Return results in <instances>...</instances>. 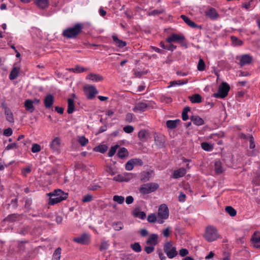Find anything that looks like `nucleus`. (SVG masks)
<instances>
[{
  "label": "nucleus",
  "instance_id": "f257e3e1",
  "mask_svg": "<svg viewBox=\"0 0 260 260\" xmlns=\"http://www.w3.org/2000/svg\"><path fill=\"white\" fill-rule=\"evenodd\" d=\"M83 24L77 23L73 27H68L62 31V36L67 39H72L77 37L82 31Z\"/></svg>",
  "mask_w": 260,
  "mask_h": 260
},
{
  "label": "nucleus",
  "instance_id": "f03ea898",
  "mask_svg": "<svg viewBox=\"0 0 260 260\" xmlns=\"http://www.w3.org/2000/svg\"><path fill=\"white\" fill-rule=\"evenodd\" d=\"M49 196V204L53 205L65 200L68 197V193L64 192L61 189L54 190L53 192L48 194Z\"/></svg>",
  "mask_w": 260,
  "mask_h": 260
},
{
  "label": "nucleus",
  "instance_id": "7ed1b4c3",
  "mask_svg": "<svg viewBox=\"0 0 260 260\" xmlns=\"http://www.w3.org/2000/svg\"><path fill=\"white\" fill-rule=\"evenodd\" d=\"M204 238L209 242L216 240L219 237L217 229L213 225H208L205 229Z\"/></svg>",
  "mask_w": 260,
  "mask_h": 260
},
{
  "label": "nucleus",
  "instance_id": "20e7f679",
  "mask_svg": "<svg viewBox=\"0 0 260 260\" xmlns=\"http://www.w3.org/2000/svg\"><path fill=\"white\" fill-rule=\"evenodd\" d=\"M166 42L168 43H177L180 44L181 46L187 48L188 47L185 38L183 34H172L170 37L166 39Z\"/></svg>",
  "mask_w": 260,
  "mask_h": 260
},
{
  "label": "nucleus",
  "instance_id": "39448f33",
  "mask_svg": "<svg viewBox=\"0 0 260 260\" xmlns=\"http://www.w3.org/2000/svg\"><path fill=\"white\" fill-rule=\"evenodd\" d=\"M169 210L166 204H161L159 206L158 210L157 222L162 224L164 222L165 219H167L169 217Z\"/></svg>",
  "mask_w": 260,
  "mask_h": 260
},
{
  "label": "nucleus",
  "instance_id": "423d86ee",
  "mask_svg": "<svg viewBox=\"0 0 260 260\" xmlns=\"http://www.w3.org/2000/svg\"><path fill=\"white\" fill-rule=\"evenodd\" d=\"M158 187L159 185L156 183H148L142 184L139 189V191L143 194H148L155 191Z\"/></svg>",
  "mask_w": 260,
  "mask_h": 260
},
{
  "label": "nucleus",
  "instance_id": "0eeeda50",
  "mask_svg": "<svg viewBox=\"0 0 260 260\" xmlns=\"http://www.w3.org/2000/svg\"><path fill=\"white\" fill-rule=\"evenodd\" d=\"M230 89L229 85L226 82H222L219 86L217 92L214 94V96L217 98H224L228 95Z\"/></svg>",
  "mask_w": 260,
  "mask_h": 260
},
{
  "label": "nucleus",
  "instance_id": "6e6552de",
  "mask_svg": "<svg viewBox=\"0 0 260 260\" xmlns=\"http://www.w3.org/2000/svg\"><path fill=\"white\" fill-rule=\"evenodd\" d=\"M84 90L87 98L89 100L93 99L98 93L97 89L94 86L84 87Z\"/></svg>",
  "mask_w": 260,
  "mask_h": 260
},
{
  "label": "nucleus",
  "instance_id": "1a4fd4ad",
  "mask_svg": "<svg viewBox=\"0 0 260 260\" xmlns=\"http://www.w3.org/2000/svg\"><path fill=\"white\" fill-rule=\"evenodd\" d=\"M50 149L54 152L59 153L61 147V140L59 137H55L49 145Z\"/></svg>",
  "mask_w": 260,
  "mask_h": 260
},
{
  "label": "nucleus",
  "instance_id": "9d476101",
  "mask_svg": "<svg viewBox=\"0 0 260 260\" xmlns=\"http://www.w3.org/2000/svg\"><path fill=\"white\" fill-rule=\"evenodd\" d=\"M253 59L252 56L249 54H244L240 57L239 64L241 67H243L247 64L251 63Z\"/></svg>",
  "mask_w": 260,
  "mask_h": 260
},
{
  "label": "nucleus",
  "instance_id": "9b49d317",
  "mask_svg": "<svg viewBox=\"0 0 260 260\" xmlns=\"http://www.w3.org/2000/svg\"><path fill=\"white\" fill-rule=\"evenodd\" d=\"M251 241L254 247L260 249V232L254 233L251 237Z\"/></svg>",
  "mask_w": 260,
  "mask_h": 260
},
{
  "label": "nucleus",
  "instance_id": "f8f14e48",
  "mask_svg": "<svg viewBox=\"0 0 260 260\" xmlns=\"http://www.w3.org/2000/svg\"><path fill=\"white\" fill-rule=\"evenodd\" d=\"M54 102V98L52 94H48L45 97L44 100V104L46 109H50L52 107Z\"/></svg>",
  "mask_w": 260,
  "mask_h": 260
},
{
  "label": "nucleus",
  "instance_id": "ddd939ff",
  "mask_svg": "<svg viewBox=\"0 0 260 260\" xmlns=\"http://www.w3.org/2000/svg\"><path fill=\"white\" fill-rule=\"evenodd\" d=\"M148 105L145 102H139L134 107L133 110L135 112H144L146 110Z\"/></svg>",
  "mask_w": 260,
  "mask_h": 260
},
{
  "label": "nucleus",
  "instance_id": "4468645a",
  "mask_svg": "<svg viewBox=\"0 0 260 260\" xmlns=\"http://www.w3.org/2000/svg\"><path fill=\"white\" fill-rule=\"evenodd\" d=\"M86 79L95 82L102 81L104 80V78L102 76L94 73H90L87 75Z\"/></svg>",
  "mask_w": 260,
  "mask_h": 260
},
{
  "label": "nucleus",
  "instance_id": "2eb2a0df",
  "mask_svg": "<svg viewBox=\"0 0 260 260\" xmlns=\"http://www.w3.org/2000/svg\"><path fill=\"white\" fill-rule=\"evenodd\" d=\"M158 236L157 234H151L146 242V244L153 246H155L158 243Z\"/></svg>",
  "mask_w": 260,
  "mask_h": 260
},
{
  "label": "nucleus",
  "instance_id": "dca6fc26",
  "mask_svg": "<svg viewBox=\"0 0 260 260\" xmlns=\"http://www.w3.org/2000/svg\"><path fill=\"white\" fill-rule=\"evenodd\" d=\"M114 44L120 48H122L126 45V43L118 38L116 36L113 35L112 37Z\"/></svg>",
  "mask_w": 260,
  "mask_h": 260
},
{
  "label": "nucleus",
  "instance_id": "f3484780",
  "mask_svg": "<svg viewBox=\"0 0 260 260\" xmlns=\"http://www.w3.org/2000/svg\"><path fill=\"white\" fill-rule=\"evenodd\" d=\"M74 241L79 244H85L89 241V236L86 234H83L80 237L74 239Z\"/></svg>",
  "mask_w": 260,
  "mask_h": 260
},
{
  "label": "nucleus",
  "instance_id": "a211bd4d",
  "mask_svg": "<svg viewBox=\"0 0 260 260\" xmlns=\"http://www.w3.org/2000/svg\"><path fill=\"white\" fill-rule=\"evenodd\" d=\"M24 107L25 110L30 113H32L35 111V107L34 106L32 101L29 99H27L24 103Z\"/></svg>",
  "mask_w": 260,
  "mask_h": 260
},
{
  "label": "nucleus",
  "instance_id": "6ab92c4d",
  "mask_svg": "<svg viewBox=\"0 0 260 260\" xmlns=\"http://www.w3.org/2000/svg\"><path fill=\"white\" fill-rule=\"evenodd\" d=\"M154 141L157 146L162 147L165 145V137L162 135H157L154 137Z\"/></svg>",
  "mask_w": 260,
  "mask_h": 260
},
{
  "label": "nucleus",
  "instance_id": "aec40b11",
  "mask_svg": "<svg viewBox=\"0 0 260 260\" xmlns=\"http://www.w3.org/2000/svg\"><path fill=\"white\" fill-rule=\"evenodd\" d=\"M152 171H143L141 173V180L143 182L149 181L152 176Z\"/></svg>",
  "mask_w": 260,
  "mask_h": 260
},
{
  "label": "nucleus",
  "instance_id": "412c9836",
  "mask_svg": "<svg viewBox=\"0 0 260 260\" xmlns=\"http://www.w3.org/2000/svg\"><path fill=\"white\" fill-rule=\"evenodd\" d=\"M149 133L146 129H141L138 133V137L139 139L143 142H146L149 137Z\"/></svg>",
  "mask_w": 260,
  "mask_h": 260
},
{
  "label": "nucleus",
  "instance_id": "4be33fe9",
  "mask_svg": "<svg viewBox=\"0 0 260 260\" xmlns=\"http://www.w3.org/2000/svg\"><path fill=\"white\" fill-rule=\"evenodd\" d=\"M181 18L183 20V21L189 26L192 28L199 27L201 28V26H198L197 24H196L193 21L191 20L188 17L185 15H182L181 16Z\"/></svg>",
  "mask_w": 260,
  "mask_h": 260
},
{
  "label": "nucleus",
  "instance_id": "5701e85b",
  "mask_svg": "<svg viewBox=\"0 0 260 260\" xmlns=\"http://www.w3.org/2000/svg\"><path fill=\"white\" fill-rule=\"evenodd\" d=\"M34 3L40 8L44 9L49 5L48 0H32Z\"/></svg>",
  "mask_w": 260,
  "mask_h": 260
},
{
  "label": "nucleus",
  "instance_id": "b1692460",
  "mask_svg": "<svg viewBox=\"0 0 260 260\" xmlns=\"http://www.w3.org/2000/svg\"><path fill=\"white\" fill-rule=\"evenodd\" d=\"M186 173V170L184 168H181L176 171H174L173 176V178L177 179L184 176Z\"/></svg>",
  "mask_w": 260,
  "mask_h": 260
},
{
  "label": "nucleus",
  "instance_id": "393cba45",
  "mask_svg": "<svg viewBox=\"0 0 260 260\" xmlns=\"http://www.w3.org/2000/svg\"><path fill=\"white\" fill-rule=\"evenodd\" d=\"M191 121L196 125H202L204 124V120L198 115H193L190 117Z\"/></svg>",
  "mask_w": 260,
  "mask_h": 260
},
{
  "label": "nucleus",
  "instance_id": "a878e982",
  "mask_svg": "<svg viewBox=\"0 0 260 260\" xmlns=\"http://www.w3.org/2000/svg\"><path fill=\"white\" fill-rule=\"evenodd\" d=\"M206 15L212 19H216L218 17V14L214 8H210L206 12Z\"/></svg>",
  "mask_w": 260,
  "mask_h": 260
},
{
  "label": "nucleus",
  "instance_id": "bb28decb",
  "mask_svg": "<svg viewBox=\"0 0 260 260\" xmlns=\"http://www.w3.org/2000/svg\"><path fill=\"white\" fill-rule=\"evenodd\" d=\"M5 114L6 116V119L8 121L11 123H13L14 122L13 113L10 109L6 107L5 110Z\"/></svg>",
  "mask_w": 260,
  "mask_h": 260
},
{
  "label": "nucleus",
  "instance_id": "cd10ccee",
  "mask_svg": "<svg viewBox=\"0 0 260 260\" xmlns=\"http://www.w3.org/2000/svg\"><path fill=\"white\" fill-rule=\"evenodd\" d=\"M189 99L192 103H200L202 101L201 95L198 93L189 96Z\"/></svg>",
  "mask_w": 260,
  "mask_h": 260
},
{
  "label": "nucleus",
  "instance_id": "c85d7f7f",
  "mask_svg": "<svg viewBox=\"0 0 260 260\" xmlns=\"http://www.w3.org/2000/svg\"><path fill=\"white\" fill-rule=\"evenodd\" d=\"M19 68L14 67L9 75V79L11 80L15 79L18 76Z\"/></svg>",
  "mask_w": 260,
  "mask_h": 260
},
{
  "label": "nucleus",
  "instance_id": "c756f323",
  "mask_svg": "<svg viewBox=\"0 0 260 260\" xmlns=\"http://www.w3.org/2000/svg\"><path fill=\"white\" fill-rule=\"evenodd\" d=\"M69 71L75 73H81L87 71V69L80 66L77 65L74 68L69 69Z\"/></svg>",
  "mask_w": 260,
  "mask_h": 260
},
{
  "label": "nucleus",
  "instance_id": "7c9ffc66",
  "mask_svg": "<svg viewBox=\"0 0 260 260\" xmlns=\"http://www.w3.org/2000/svg\"><path fill=\"white\" fill-rule=\"evenodd\" d=\"M75 110L74 102L72 99L69 98L68 99V110L67 112L68 114H72Z\"/></svg>",
  "mask_w": 260,
  "mask_h": 260
},
{
  "label": "nucleus",
  "instance_id": "2f4dec72",
  "mask_svg": "<svg viewBox=\"0 0 260 260\" xmlns=\"http://www.w3.org/2000/svg\"><path fill=\"white\" fill-rule=\"evenodd\" d=\"M180 120L177 119L175 120H168L166 122V125L168 128L170 129H174L176 128L178 125V124L180 122Z\"/></svg>",
  "mask_w": 260,
  "mask_h": 260
},
{
  "label": "nucleus",
  "instance_id": "473e14b6",
  "mask_svg": "<svg viewBox=\"0 0 260 260\" xmlns=\"http://www.w3.org/2000/svg\"><path fill=\"white\" fill-rule=\"evenodd\" d=\"M128 155V152L127 149L124 147L120 148L117 152L118 156L120 158H124L125 157L127 156Z\"/></svg>",
  "mask_w": 260,
  "mask_h": 260
},
{
  "label": "nucleus",
  "instance_id": "72a5a7b5",
  "mask_svg": "<svg viewBox=\"0 0 260 260\" xmlns=\"http://www.w3.org/2000/svg\"><path fill=\"white\" fill-rule=\"evenodd\" d=\"M133 214L134 217L144 219L146 218V214L143 211H141L139 210L135 209L133 211Z\"/></svg>",
  "mask_w": 260,
  "mask_h": 260
},
{
  "label": "nucleus",
  "instance_id": "f704fd0d",
  "mask_svg": "<svg viewBox=\"0 0 260 260\" xmlns=\"http://www.w3.org/2000/svg\"><path fill=\"white\" fill-rule=\"evenodd\" d=\"M188 82L187 80H177V81H172L170 82V85L168 86V88L171 87H173L177 85H183L185 84Z\"/></svg>",
  "mask_w": 260,
  "mask_h": 260
},
{
  "label": "nucleus",
  "instance_id": "c9c22d12",
  "mask_svg": "<svg viewBox=\"0 0 260 260\" xmlns=\"http://www.w3.org/2000/svg\"><path fill=\"white\" fill-rule=\"evenodd\" d=\"M61 249L60 247H58L54 251L52 260H60L61 257Z\"/></svg>",
  "mask_w": 260,
  "mask_h": 260
},
{
  "label": "nucleus",
  "instance_id": "e433bc0d",
  "mask_svg": "<svg viewBox=\"0 0 260 260\" xmlns=\"http://www.w3.org/2000/svg\"><path fill=\"white\" fill-rule=\"evenodd\" d=\"M108 150V146L106 145H100L93 148V150L96 152H100L104 153Z\"/></svg>",
  "mask_w": 260,
  "mask_h": 260
},
{
  "label": "nucleus",
  "instance_id": "4c0bfd02",
  "mask_svg": "<svg viewBox=\"0 0 260 260\" xmlns=\"http://www.w3.org/2000/svg\"><path fill=\"white\" fill-rule=\"evenodd\" d=\"M215 172L217 174H221L223 172L222 163L220 161H216L214 164Z\"/></svg>",
  "mask_w": 260,
  "mask_h": 260
},
{
  "label": "nucleus",
  "instance_id": "58836bf2",
  "mask_svg": "<svg viewBox=\"0 0 260 260\" xmlns=\"http://www.w3.org/2000/svg\"><path fill=\"white\" fill-rule=\"evenodd\" d=\"M113 180L117 182H127L129 179L127 178L125 175L119 174L113 178Z\"/></svg>",
  "mask_w": 260,
  "mask_h": 260
},
{
  "label": "nucleus",
  "instance_id": "ea45409f",
  "mask_svg": "<svg viewBox=\"0 0 260 260\" xmlns=\"http://www.w3.org/2000/svg\"><path fill=\"white\" fill-rule=\"evenodd\" d=\"M231 40L234 46H240L243 45V42L239 39L237 37L232 36L231 37Z\"/></svg>",
  "mask_w": 260,
  "mask_h": 260
},
{
  "label": "nucleus",
  "instance_id": "a19ab883",
  "mask_svg": "<svg viewBox=\"0 0 260 260\" xmlns=\"http://www.w3.org/2000/svg\"><path fill=\"white\" fill-rule=\"evenodd\" d=\"M25 242H18V245H17V252L19 254H22L23 252H25Z\"/></svg>",
  "mask_w": 260,
  "mask_h": 260
},
{
  "label": "nucleus",
  "instance_id": "79ce46f5",
  "mask_svg": "<svg viewBox=\"0 0 260 260\" xmlns=\"http://www.w3.org/2000/svg\"><path fill=\"white\" fill-rule=\"evenodd\" d=\"M166 253L169 258H173L177 255V252L175 247H173L171 250H169Z\"/></svg>",
  "mask_w": 260,
  "mask_h": 260
},
{
  "label": "nucleus",
  "instance_id": "37998d69",
  "mask_svg": "<svg viewBox=\"0 0 260 260\" xmlns=\"http://www.w3.org/2000/svg\"><path fill=\"white\" fill-rule=\"evenodd\" d=\"M190 108L189 107H185L182 112V118L183 121L188 119V112L190 111Z\"/></svg>",
  "mask_w": 260,
  "mask_h": 260
},
{
  "label": "nucleus",
  "instance_id": "c03bdc74",
  "mask_svg": "<svg viewBox=\"0 0 260 260\" xmlns=\"http://www.w3.org/2000/svg\"><path fill=\"white\" fill-rule=\"evenodd\" d=\"M112 226L115 231H120L123 228V224L121 221L114 222L112 223Z\"/></svg>",
  "mask_w": 260,
  "mask_h": 260
},
{
  "label": "nucleus",
  "instance_id": "a18cd8bd",
  "mask_svg": "<svg viewBox=\"0 0 260 260\" xmlns=\"http://www.w3.org/2000/svg\"><path fill=\"white\" fill-rule=\"evenodd\" d=\"M201 147L203 150L207 151H211L213 148V145L207 142L202 143Z\"/></svg>",
  "mask_w": 260,
  "mask_h": 260
},
{
  "label": "nucleus",
  "instance_id": "49530a36",
  "mask_svg": "<svg viewBox=\"0 0 260 260\" xmlns=\"http://www.w3.org/2000/svg\"><path fill=\"white\" fill-rule=\"evenodd\" d=\"M78 142L81 146H85L88 143V140L84 136H80L78 137Z\"/></svg>",
  "mask_w": 260,
  "mask_h": 260
},
{
  "label": "nucleus",
  "instance_id": "de8ad7c7",
  "mask_svg": "<svg viewBox=\"0 0 260 260\" xmlns=\"http://www.w3.org/2000/svg\"><path fill=\"white\" fill-rule=\"evenodd\" d=\"M19 215L18 214H11L9 215L6 218L5 220L6 221H8L10 222H14L16 220V219L18 218Z\"/></svg>",
  "mask_w": 260,
  "mask_h": 260
},
{
  "label": "nucleus",
  "instance_id": "09e8293b",
  "mask_svg": "<svg viewBox=\"0 0 260 260\" xmlns=\"http://www.w3.org/2000/svg\"><path fill=\"white\" fill-rule=\"evenodd\" d=\"M225 211L231 216H235L236 215V210L231 206H227L225 208Z\"/></svg>",
  "mask_w": 260,
  "mask_h": 260
},
{
  "label": "nucleus",
  "instance_id": "8fccbe9b",
  "mask_svg": "<svg viewBox=\"0 0 260 260\" xmlns=\"http://www.w3.org/2000/svg\"><path fill=\"white\" fill-rule=\"evenodd\" d=\"M132 249L136 252H140L142 250V248L138 242H136L131 245Z\"/></svg>",
  "mask_w": 260,
  "mask_h": 260
},
{
  "label": "nucleus",
  "instance_id": "3c124183",
  "mask_svg": "<svg viewBox=\"0 0 260 260\" xmlns=\"http://www.w3.org/2000/svg\"><path fill=\"white\" fill-rule=\"evenodd\" d=\"M158 218H157L156 215L154 213H151L148 215L147 217V220L150 223H155L157 222Z\"/></svg>",
  "mask_w": 260,
  "mask_h": 260
},
{
  "label": "nucleus",
  "instance_id": "603ef678",
  "mask_svg": "<svg viewBox=\"0 0 260 260\" xmlns=\"http://www.w3.org/2000/svg\"><path fill=\"white\" fill-rule=\"evenodd\" d=\"M165 12V10L164 9L153 10L151 11L148 12V15L149 16H155L160 14H162Z\"/></svg>",
  "mask_w": 260,
  "mask_h": 260
},
{
  "label": "nucleus",
  "instance_id": "864d4df0",
  "mask_svg": "<svg viewBox=\"0 0 260 260\" xmlns=\"http://www.w3.org/2000/svg\"><path fill=\"white\" fill-rule=\"evenodd\" d=\"M197 69L199 71H203L205 69V63L203 59L200 58L199 60Z\"/></svg>",
  "mask_w": 260,
  "mask_h": 260
},
{
  "label": "nucleus",
  "instance_id": "5fc2aeb1",
  "mask_svg": "<svg viewBox=\"0 0 260 260\" xmlns=\"http://www.w3.org/2000/svg\"><path fill=\"white\" fill-rule=\"evenodd\" d=\"M113 200L114 202L119 204H122L124 201V198L121 196L115 195L113 197Z\"/></svg>",
  "mask_w": 260,
  "mask_h": 260
},
{
  "label": "nucleus",
  "instance_id": "6e6d98bb",
  "mask_svg": "<svg viewBox=\"0 0 260 260\" xmlns=\"http://www.w3.org/2000/svg\"><path fill=\"white\" fill-rule=\"evenodd\" d=\"M119 147V146L118 145H115L113 146H112L109 152H108V156L109 157H112L116 153V150L117 149V148Z\"/></svg>",
  "mask_w": 260,
  "mask_h": 260
},
{
  "label": "nucleus",
  "instance_id": "4d7b16f0",
  "mask_svg": "<svg viewBox=\"0 0 260 260\" xmlns=\"http://www.w3.org/2000/svg\"><path fill=\"white\" fill-rule=\"evenodd\" d=\"M41 146L38 144H33L31 147V151L33 153H37L41 151Z\"/></svg>",
  "mask_w": 260,
  "mask_h": 260
},
{
  "label": "nucleus",
  "instance_id": "13d9d810",
  "mask_svg": "<svg viewBox=\"0 0 260 260\" xmlns=\"http://www.w3.org/2000/svg\"><path fill=\"white\" fill-rule=\"evenodd\" d=\"M93 200V196L91 194H88L85 195L83 199H82V201L83 203L90 202L92 201Z\"/></svg>",
  "mask_w": 260,
  "mask_h": 260
},
{
  "label": "nucleus",
  "instance_id": "bf43d9fd",
  "mask_svg": "<svg viewBox=\"0 0 260 260\" xmlns=\"http://www.w3.org/2000/svg\"><path fill=\"white\" fill-rule=\"evenodd\" d=\"M132 161L134 166H142L143 164V161L140 158H133L131 159Z\"/></svg>",
  "mask_w": 260,
  "mask_h": 260
},
{
  "label": "nucleus",
  "instance_id": "052dcab7",
  "mask_svg": "<svg viewBox=\"0 0 260 260\" xmlns=\"http://www.w3.org/2000/svg\"><path fill=\"white\" fill-rule=\"evenodd\" d=\"M172 248V244L171 242H166L164 246V250L165 253L168 252L169 250L171 249Z\"/></svg>",
  "mask_w": 260,
  "mask_h": 260
},
{
  "label": "nucleus",
  "instance_id": "680f3d73",
  "mask_svg": "<svg viewBox=\"0 0 260 260\" xmlns=\"http://www.w3.org/2000/svg\"><path fill=\"white\" fill-rule=\"evenodd\" d=\"M134 165L131 159L128 160L125 164V169L127 171H131L134 168Z\"/></svg>",
  "mask_w": 260,
  "mask_h": 260
},
{
  "label": "nucleus",
  "instance_id": "e2e57ef3",
  "mask_svg": "<svg viewBox=\"0 0 260 260\" xmlns=\"http://www.w3.org/2000/svg\"><path fill=\"white\" fill-rule=\"evenodd\" d=\"M134 130V128L132 125H126L123 127L124 132L127 134L132 133Z\"/></svg>",
  "mask_w": 260,
  "mask_h": 260
},
{
  "label": "nucleus",
  "instance_id": "0e129e2a",
  "mask_svg": "<svg viewBox=\"0 0 260 260\" xmlns=\"http://www.w3.org/2000/svg\"><path fill=\"white\" fill-rule=\"evenodd\" d=\"M223 136V134L221 133H214L212 134L210 136V138L211 139L216 140L217 139H218L220 137H222Z\"/></svg>",
  "mask_w": 260,
  "mask_h": 260
},
{
  "label": "nucleus",
  "instance_id": "69168bd1",
  "mask_svg": "<svg viewBox=\"0 0 260 260\" xmlns=\"http://www.w3.org/2000/svg\"><path fill=\"white\" fill-rule=\"evenodd\" d=\"M32 204L31 199H28L25 200L24 208L26 209L27 210H29L30 209V206Z\"/></svg>",
  "mask_w": 260,
  "mask_h": 260
},
{
  "label": "nucleus",
  "instance_id": "338daca9",
  "mask_svg": "<svg viewBox=\"0 0 260 260\" xmlns=\"http://www.w3.org/2000/svg\"><path fill=\"white\" fill-rule=\"evenodd\" d=\"M18 148V145L16 143H13L7 145L6 147V150H10L13 149H16Z\"/></svg>",
  "mask_w": 260,
  "mask_h": 260
},
{
  "label": "nucleus",
  "instance_id": "774afa93",
  "mask_svg": "<svg viewBox=\"0 0 260 260\" xmlns=\"http://www.w3.org/2000/svg\"><path fill=\"white\" fill-rule=\"evenodd\" d=\"M154 246H146L144 248L145 251L147 254H150L152 253L154 250Z\"/></svg>",
  "mask_w": 260,
  "mask_h": 260
}]
</instances>
